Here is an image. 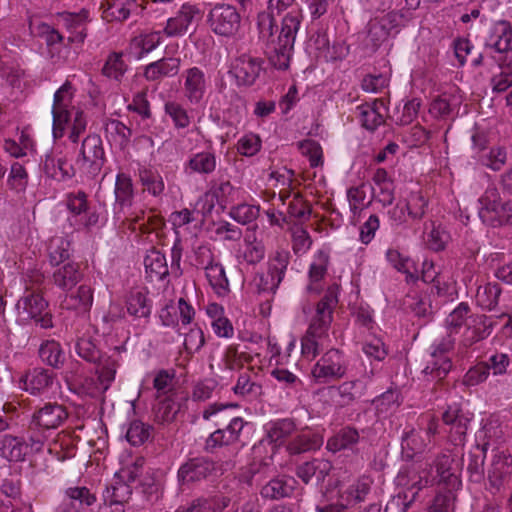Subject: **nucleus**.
<instances>
[{
	"instance_id": "nucleus-1",
	"label": "nucleus",
	"mask_w": 512,
	"mask_h": 512,
	"mask_svg": "<svg viewBox=\"0 0 512 512\" xmlns=\"http://www.w3.org/2000/svg\"><path fill=\"white\" fill-rule=\"evenodd\" d=\"M294 0H269L270 13L262 12L257 16V27L260 38L266 42L267 54L270 64L279 70L289 67L296 33L300 27V12H289L282 20L281 31L274 37V28H277L273 13H282L292 7Z\"/></svg>"
},
{
	"instance_id": "nucleus-2",
	"label": "nucleus",
	"mask_w": 512,
	"mask_h": 512,
	"mask_svg": "<svg viewBox=\"0 0 512 512\" xmlns=\"http://www.w3.org/2000/svg\"><path fill=\"white\" fill-rule=\"evenodd\" d=\"M337 304L338 296L334 291L327 293L317 303L315 314L301 339V352L305 358L313 360L319 354L320 340L327 336Z\"/></svg>"
},
{
	"instance_id": "nucleus-3",
	"label": "nucleus",
	"mask_w": 512,
	"mask_h": 512,
	"mask_svg": "<svg viewBox=\"0 0 512 512\" xmlns=\"http://www.w3.org/2000/svg\"><path fill=\"white\" fill-rule=\"evenodd\" d=\"M500 194L495 187L486 189L479 198L478 214L483 223L491 227L512 225V200L500 202Z\"/></svg>"
},
{
	"instance_id": "nucleus-4",
	"label": "nucleus",
	"mask_w": 512,
	"mask_h": 512,
	"mask_svg": "<svg viewBox=\"0 0 512 512\" xmlns=\"http://www.w3.org/2000/svg\"><path fill=\"white\" fill-rule=\"evenodd\" d=\"M349 372V360L337 348L327 350L314 364L311 375L318 384H327L344 378Z\"/></svg>"
},
{
	"instance_id": "nucleus-5",
	"label": "nucleus",
	"mask_w": 512,
	"mask_h": 512,
	"mask_svg": "<svg viewBox=\"0 0 512 512\" xmlns=\"http://www.w3.org/2000/svg\"><path fill=\"white\" fill-rule=\"evenodd\" d=\"M454 345L455 339L451 334L433 342L430 346V360L422 371L427 380L440 381L447 376L452 368L449 353L453 350Z\"/></svg>"
},
{
	"instance_id": "nucleus-6",
	"label": "nucleus",
	"mask_w": 512,
	"mask_h": 512,
	"mask_svg": "<svg viewBox=\"0 0 512 512\" xmlns=\"http://www.w3.org/2000/svg\"><path fill=\"white\" fill-rule=\"evenodd\" d=\"M473 415L465 411L460 404L453 403L447 405L443 411L441 419L447 427V440L455 446H463L467 440V432Z\"/></svg>"
},
{
	"instance_id": "nucleus-7",
	"label": "nucleus",
	"mask_w": 512,
	"mask_h": 512,
	"mask_svg": "<svg viewBox=\"0 0 512 512\" xmlns=\"http://www.w3.org/2000/svg\"><path fill=\"white\" fill-rule=\"evenodd\" d=\"M207 23L215 34L232 37L240 28L241 17L234 6L218 3L211 8L207 16Z\"/></svg>"
},
{
	"instance_id": "nucleus-8",
	"label": "nucleus",
	"mask_w": 512,
	"mask_h": 512,
	"mask_svg": "<svg viewBox=\"0 0 512 512\" xmlns=\"http://www.w3.org/2000/svg\"><path fill=\"white\" fill-rule=\"evenodd\" d=\"M115 219L122 224L129 223V228L135 230L134 223L139 221L140 216L131 217L125 213L126 208H130L134 199V189L132 179L125 173H118L115 181Z\"/></svg>"
},
{
	"instance_id": "nucleus-9",
	"label": "nucleus",
	"mask_w": 512,
	"mask_h": 512,
	"mask_svg": "<svg viewBox=\"0 0 512 512\" xmlns=\"http://www.w3.org/2000/svg\"><path fill=\"white\" fill-rule=\"evenodd\" d=\"M105 163L102 139L97 134L88 135L82 142L77 164L90 176L98 175Z\"/></svg>"
},
{
	"instance_id": "nucleus-10",
	"label": "nucleus",
	"mask_w": 512,
	"mask_h": 512,
	"mask_svg": "<svg viewBox=\"0 0 512 512\" xmlns=\"http://www.w3.org/2000/svg\"><path fill=\"white\" fill-rule=\"evenodd\" d=\"M399 15L389 12L381 17L371 19L367 24V31L363 39L364 47L375 52L385 42L393 28L398 26Z\"/></svg>"
},
{
	"instance_id": "nucleus-11",
	"label": "nucleus",
	"mask_w": 512,
	"mask_h": 512,
	"mask_svg": "<svg viewBox=\"0 0 512 512\" xmlns=\"http://www.w3.org/2000/svg\"><path fill=\"white\" fill-rule=\"evenodd\" d=\"M48 304L42 294L37 290H25L24 295L18 300L16 308L19 313L35 319L41 328L52 327V319L45 312Z\"/></svg>"
},
{
	"instance_id": "nucleus-12",
	"label": "nucleus",
	"mask_w": 512,
	"mask_h": 512,
	"mask_svg": "<svg viewBox=\"0 0 512 512\" xmlns=\"http://www.w3.org/2000/svg\"><path fill=\"white\" fill-rule=\"evenodd\" d=\"M72 88V84L66 81L54 94L52 116L53 136L55 139H59L63 136L65 125L70 120L71 115L67 107L72 100Z\"/></svg>"
},
{
	"instance_id": "nucleus-13",
	"label": "nucleus",
	"mask_w": 512,
	"mask_h": 512,
	"mask_svg": "<svg viewBox=\"0 0 512 512\" xmlns=\"http://www.w3.org/2000/svg\"><path fill=\"white\" fill-rule=\"evenodd\" d=\"M495 321L486 315H475L469 318L463 340L459 344L458 353L464 358L467 350L474 343L487 338L493 330Z\"/></svg>"
},
{
	"instance_id": "nucleus-14",
	"label": "nucleus",
	"mask_w": 512,
	"mask_h": 512,
	"mask_svg": "<svg viewBox=\"0 0 512 512\" xmlns=\"http://www.w3.org/2000/svg\"><path fill=\"white\" fill-rule=\"evenodd\" d=\"M373 370L364 372L359 377L344 381L336 387H332V391L335 392L336 402L338 405L344 407L351 405L360 399L366 392L367 381L373 377Z\"/></svg>"
},
{
	"instance_id": "nucleus-15",
	"label": "nucleus",
	"mask_w": 512,
	"mask_h": 512,
	"mask_svg": "<svg viewBox=\"0 0 512 512\" xmlns=\"http://www.w3.org/2000/svg\"><path fill=\"white\" fill-rule=\"evenodd\" d=\"M215 470L214 463L205 457L187 460L178 469V481L182 485H190L207 479Z\"/></svg>"
},
{
	"instance_id": "nucleus-16",
	"label": "nucleus",
	"mask_w": 512,
	"mask_h": 512,
	"mask_svg": "<svg viewBox=\"0 0 512 512\" xmlns=\"http://www.w3.org/2000/svg\"><path fill=\"white\" fill-rule=\"evenodd\" d=\"M508 432V424L500 416L491 415L478 432L477 438L483 441L478 448L487 452L489 446L504 442Z\"/></svg>"
},
{
	"instance_id": "nucleus-17",
	"label": "nucleus",
	"mask_w": 512,
	"mask_h": 512,
	"mask_svg": "<svg viewBox=\"0 0 512 512\" xmlns=\"http://www.w3.org/2000/svg\"><path fill=\"white\" fill-rule=\"evenodd\" d=\"M56 17L70 33L67 39L69 43H84L87 36L86 25L89 21V12L86 9H82L78 13L58 12Z\"/></svg>"
},
{
	"instance_id": "nucleus-18",
	"label": "nucleus",
	"mask_w": 512,
	"mask_h": 512,
	"mask_svg": "<svg viewBox=\"0 0 512 512\" xmlns=\"http://www.w3.org/2000/svg\"><path fill=\"white\" fill-rule=\"evenodd\" d=\"M247 422L241 417H234L223 429H217L206 440V449L232 445L240 441L241 433Z\"/></svg>"
},
{
	"instance_id": "nucleus-19",
	"label": "nucleus",
	"mask_w": 512,
	"mask_h": 512,
	"mask_svg": "<svg viewBox=\"0 0 512 512\" xmlns=\"http://www.w3.org/2000/svg\"><path fill=\"white\" fill-rule=\"evenodd\" d=\"M67 416L62 405L47 403L33 414L31 423L38 429H56L67 419Z\"/></svg>"
},
{
	"instance_id": "nucleus-20",
	"label": "nucleus",
	"mask_w": 512,
	"mask_h": 512,
	"mask_svg": "<svg viewBox=\"0 0 512 512\" xmlns=\"http://www.w3.org/2000/svg\"><path fill=\"white\" fill-rule=\"evenodd\" d=\"M183 93L190 104H199L206 92L205 73L198 67L183 72Z\"/></svg>"
},
{
	"instance_id": "nucleus-21",
	"label": "nucleus",
	"mask_w": 512,
	"mask_h": 512,
	"mask_svg": "<svg viewBox=\"0 0 512 512\" xmlns=\"http://www.w3.org/2000/svg\"><path fill=\"white\" fill-rule=\"evenodd\" d=\"M433 481L434 479H430L427 473L420 475L414 467H403L397 474L396 483L398 486L406 488L407 492H411L409 502L405 504V508L407 509L409 504L415 500L416 495L422 488L433 484Z\"/></svg>"
},
{
	"instance_id": "nucleus-22",
	"label": "nucleus",
	"mask_w": 512,
	"mask_h": 512,
	"mask_svg": "<svg viewBox=\"0 0 512 512\" xmlns=\"http://www.w3.org/2000/svg\"><path fill=\"white\" fill-rule=\"evenodd\" d=\"M262 70V61L249 55H241L235 60L233 74L238 84L251 86Z\"/></svg>"
},
{
	"instance_id": "nucleus-23",
	"label": "nucleus",
	"mask_w": 512,
	"mask_h": 512,
	"mask_svg": "<svg viewBox=\"0 0 512 512\" xmlns=\"http://www.w3.org/2000/svg\"><path fill=\"white\" fill-rule=\"evenodd\" d=\"M180 64V58L163 57L146 65L143 76L150 82H158L166 77H174L179 73Z\"/></svg>"
},
{
	"instance_id": "nucleus-24",
	"label": "nucleus",
	"mask_w": 512,
	"mask_h": 512,
	"mask_svg": "<svg viewBox=\"0 0 512 512\" xmlns=\"http://www.w3.org/2000/svg\"><path fill=\"white\" fill-rule=\"evenodd\" d=\"M512 479V461L503 455H495L488 471V481L491 489L500 491Z\"/></svg>"
},
{
	"instance_id": "nucleus-25",
	"label": "nucleus",
	"mask_w": 512,
	"mask_h": 512,
	"mask_svg": "<svg viewBox=\"0 0 512 512\" xmlns=\"http://www.w3.org/2000/svg\"><path fill=\"white\" fill-rule=\"evenodd\" d=\"M95 501V495L88 488L70 487L66 490L61 508L63 512H79L84 507L94 504Z\"/></svg>"
},
{
	"instance_id": "nucleus-26",
	"label": "nucleus",
	"mask_w": 512,
	"mask_h": 512,
	"mask_svg": "<svg viewBox=\"0 0 512 512\" xmlns=\"http://www.w3.org/2000/svg\"><path fill=\"white\" fill-rule=\"evenodd\" d=\"M199 10L190 4L182 5L175 17L169 18L164 29L168 36H177L185 33Z\"/></svg>"
},
{
	"instance_id": "nucleus-27",
	"label": "nucleus",
	"mask_w": 512,
	"mask_h": 512,
	"mask_svg": "<svg viewBox=\"0 0 512 512\" xmlns=\"http://www.w3.org/2000/svg\"><path fill=\"white\" fill-rule=\"evenodd\" d=\"M197 254L207 260L205 276L211 288H228V279L223 266L212 262V253L207 247H199Z\"/></svg>"
},
{
	"instance_id": "nucleus-28",
	"label": "nucleus",
	"mask_w": 512,
	"mask_h": 512,
	"mask_svg": "<svg viewBox=\"0 0 512 512\" xmlns=\"http://www.w3.org/2000/svg\"><path fill=\"white\" fill-rule=\"evenodd\" d=\"M53 381V374L49 370L34 368L25 375L24 389L33 395L42 394L49 390Z\"/></svg>"
},
{
	"instance_id": "nucleus-29",
	"label": "nucleus",
	"mask_w": 512,
	"mask_h": 512,
	"mask_svg": "<svg viewBox=\"0 0 512 512\" xmlns=\"http://www.w3.org/2000/svg\"><path fill=\"white\" fill-rule=\"evenodd\" d=\"M146 277L151 282L164 279L169 274L164 254L156 249L149 250L144 257Z\"/></svg>"
},
{
	"instance_id": "nucleus-30",
	"label": "nucleus",
	"mask_w": 512,
	"mask_h": 512,
	"mask_svg": "<svg viewBox=\"0 0 512 512\" xmlns=\"http://www.w3.org/2000/svg\"><path fill=\"white\" fill-rule=\"evenodd\" d=\"M332 465L329 461L324 459H314L310 462H305L297 467L296 474L304 482L309 483L313 477L316 480L322 481L329 474Z\"/></svg>"
},
{
	"instance_id": "nucleus-31",
	"label": "nucleus",
	"mask_w": 512,
	"mask_h": 512,
	"mask_svg": "<svg viewBox=\"0 0 512 512\" xmlns=\"http://www.w3.org/2000/svg\"><path fill=\"white\" fill-rule=\"evenodd\" d=\"M358 441V431L353 427L347 426L328 439L327 449L334 453L345 449H352Z\"/></svg>"
},
{
	"instance_id": "nucleus-32",
	"label": "nucleus",
	"mask_w": 512,
	"mask_h": 512,
	"mask_svg": "<svg viewBox=\"0 0 512 512\" xmlns=\"http://www.w3.org/2000/svg\"><path fill=\"white\" fill-rule=\"evenodd\" d=\"M39 357L47 365L53 368H60L65 361V353L60 345L54 339L43 341L39 346Z\"/></svg>"
},
{
	"instance_id": "nucleus-33",
	"label": "nucleus",
	"mask_w": 512,
	"mask_h": 512,
	"mask_svg": "<svg viewBox=\"0 0 512 512\" xmlns=\"http://www.w3.org/2000/svg\"><path fill=\"white\" fill-rule=\"evenodd\" d=\"M43 171L48 177L57 181L69 179L75 174L72 165H70L65 159H56L49 155H47L44 160Z\"/></svg>"
},
{
	"instance_id": "nucleus-34",
	"label": "nucleus",
	"mask_w": 512,
	"mask_h": 512,
	"mask_svg": "<svg viewBox=\"0 0 512 512\" xmlns=\"http://www.w3.org/2000/svg\"><path fill=\"white\" fill-rule=\"evenodd\" d=\"M215 169L216 156L211 151H202L192 155L185 166L188 173L211 174Z\"/></svg>"
},
{
	"instance_id": "nucleus-35",
	"label": "nucleus",
	"mask_w": 512,
	"mask_h": 512,
	"mask_svg": "<svg viewBox=\"0 0 512 512\" xmlns=\"http://www.w3.org/2000/svg\"><path fill=\"white\" fill-rule=\"evenodd\" d=\"M28 450V445L19 437L5 435L0 443L1 455L9 461H21Z\"/></svg>"
},
{
	"instance_id": "nucleus-36",
	"label": "nucleus",
	"mask_w": 512,
	"mask_h": 512,
	"mask_svg": "<svg viewBox=\"0 0 512 512\" xmlns=\"http://www.w3.org/2000/svg\"><path fill=\"white\" fill-rule=\"evenodd\" d=\"M387 260L389 263L399 272L405 274L406 283L415 284L418 280V276H415V272H417L415 268L414 262L408 258L403 257L397 250H388L387 251Z\"/></svg>"
},
{
	"instance_id": "nucleus-37",
	"label": "nucleus",
	"mask_w": 512,
	"mask_h": 512,
	"mask_svg": "<svg viewBox=\"0 0 512 512\" xmlns=\"http://www.w3.org/2000/svg\"><path fill=\"white\" fill-rule=\"evenodd\" d=\"M371 488V481L361 477L354 481L341 495L346 506L355 505L365 500Z\"/></svg>"
},
{
	"instance_id": "nucleus-38",
	"label": "nucleus",
	"mask_w": 512,
	"mask_h": 512,
	"mask_svg": "<svg viewBox=\"0 0 512 512\" xmlns=\"http://www.w3.org/2000/svg\"><path fill=\"white\" fill-rule=\"evenodd\" d=\"M127 311L135 317H149L151 314L152 302L147 298L146 293L139 290H132L126 300Z\"/></svg>"
},
{
	"instance_id": "nucleus-39",
	"label": "nucleus",
	"mask_w": 512,
	"mask_h": 512,
	"mask_svg": "<svg viewBox=\"0 0 512 512\" xmlns=\"http://www.w3.org/2000/svg\"><path fill=\"white\" fill-rule=\"evenodd\" d=\"M458 99L450 94L437 96L430 104L429 113L436 119H447L457 108Z\"/></svg>"
},
{
	"instance_id": "nucleus-40",
	"label": "nucleus",
	"mask_w": 512,
	"mask_h": 512,
	"mask_svg": "<svg viewBox=\"0 0 512 512\" xmlns=\"http://www.w3.org/2000/svg\"><path fill=\"white\" fill-rule=\"evenodd\" d=\"M235 395L248 399L256 400L262 394V386L252 379L248 373H242L238 376L237 382L233 387Z\"/></svg>"
},
{
	"instance_id": "nucleus-41",
	"label": "nucleus",
	"mask_w": 512,
	"mask_h": 512,
	"mask_svg": "<svg viewBox=\"0 0 512 512\" xmlns=\"http://www.w3.org/2000/svg\"><path fill=\"white\" fill-rule=\"evenodd\" d=\"M289 257L290 254L288 251H276L275 256L269 265V275L271 276V282L266 281L265 285H270V288H278L284 277L285 270L289 264Z\"/></svg>"
},
{
	"instance_id": "nucleus-42",
	"label": "nucleus",
	"mask_w": 512,
	"mask_h": 512,
	"mask_svg": "<svg viewBox=\"0 0 512 512\" xmlns=\"http://www.w3.org/2000/svg\"><path fill=\"white\" fill-rule=\"evenodd\" d=\"M495 33L497 39L487 46L494 49L498 53H506L512 50V28L509 22L501 20L495 25Z\"/></svg>"
},
{
	"instance_id": "nucleus-43",
	"label": "nucleus",
	"mask_w": 512,
	"mask_h": 512,
	"mask_svg": "<svg viewBox=\"0 0 512 512\" xmlns=\"http://www.w3.org/2000/svg\"><path fill=\"white\" fill-rule=\"evenodd\" d=\"M71 243L64 237H53L48 245V256L51 265L57 266L70 257Z\"/></svg>"
},
{
	"instance_id": "nucleus-44",
	"label": "nucleus",
	"mask_w": 512,
	"mask_h": 512,
	"mask_svg": "<svg viewBox=\"0 0 512 512\" xmlns=\"http://www.w3.org/2000/svg\"><path fill=\"white\" fill-rule=\"evenodd\" d=\"M226 506V501L220 502L217 497H200L187 506H180L175 512H216Z\"/></svg>"
},
{
	"instance_id": "nucleus-45",
	"label": "nucleus",
	"mask_w": 512,
	"mask_h": 512,
	"mask_svg": "<svg viewBox=\"0 0 512 512\" xmlns=\"http://www.w3.org/2000/svg\"><path fill=\"white\" fill-rule=\"evenodd\" d=\"M75 450L76 447L72 438L66 434H58L57 438L48 446L49 453L53 454L59 461L74 457Z\"/></svg>"
},
{
	"instance_id": "nucleus-46",
	"label": "nucleus",
	"mask_w": 512,
	"mask_h": 512,
	"mask_svg": "<svg viewBox=\"0 0 512 512\" xmlns=\"http://www.w3.org/2000/svg\"><path fill=\"white\" fill-rule=\"evenodd\" d=\"M131 495V488L128 483L116 481L115 484L107 487L103 493V499L107 505H122L128 501Z\"/></svg>"
},
{
	"instance_id": "nucleus-47",
	"label": "nucleus",
	"mask_w": 512,
	"mask_h": 512,
	"mask_svg": "<svg viewBox=\"0 0 512 512\" xmlns=\"http://www.w3.org/2000/svg\"><path fill=\"white\" fill-rule=\"evenodd\" d=\"M400 395L395 390H387L373 400L378 415L386 416L400 406Z\"/></svg>"
},
{
	"instance_id": "nucleus-48",
	"label": "nucleus",
	"mask_w": 512,
	"mask_h": 512,
	"mask_svg": "<svg viewBox=\"0 0 512 512\" xmlns=\"http://www.w3.org/2000/svg\"><path fill=\"white\" fill-rule=\"evenodd\" d=\"M82 275L75 264H66L53 274L54 283L59 287L73 288Z\"/></svg>"
},
{
	"instance_id": "nucleus-49",
	"label": "nucleus",
	"mask_w": 512,
	"mask_h": 512,
	"mask_svg": "<svg viewBox=\"0 0 512 512\" xmlns=\"http://www.w3.org/2000/svg\"><path fill=\"white\" fill-rule=\"evenodd\" d=\"M245 250L244 260L249 264L259 263L265 256V246L254 234H248L244 238Z\"/></svg>"
},
{
	"instance_id": "nucleus-50",
	"label": "nucleus",
	"mask_w": 512,
	"mask_h": 512,
	"mask_svg": "<svg viewBox=\"0 0 512 512\" xmlns=\"http://www.w3.org/2000/svg\"><path fill=\"white\" fill-rule=\"evenodd\" d=\"M451 463L452 459L449 455L441 454L435 460V467L437 472V477L439 478V482L446 483L451 487H455L460 484L458 477L451 473Z\"/></svg>"
},
{
	"instance_id": "nucleus-51",
	"label": "nucleus",
	"mask_w": 512,
	"mask_h": 512,
	"mask_svg": "<svg viewBox=\"0 0 512 512\" xmlns=\"http://www.w3.org/2000/svg\"><path fill=\"white\" fill-rule=\"evenodd\" d=\"M151 430L152 427L150 425L139 420H134L127 429V441L133 446H140L149 439Z\"/></svg>"
},
{
	"instance_id": "nucleus-52",
	"label": "nucleus",
	"mask_w": 512,
	"mask_h": 512,
	"mask_svg": "<svg viewBox=\"0 0 512 512\" xmlns=\"http://www.w3.org/2000/svg\"><path fill=\"white\" fill-rule=\"evenodd\" d=\"M479 160L484 166L499 171L507 161L506 148L502 146L492 147L487 153L481 154Z\"/></svg>"
},
{
	"instance_id": "nucleus-53",
	"label": "nucleus",
	"mask_w": 512,
	"mask_h": 512,
	"mask_svg": "<svg viewBox=\"0 0 512 512\" xmlns=\"http://www.w3.org/2000/svg\"><path fill=\"white\" fill-rule=\"evenodd\" d=\"M127 71V65L124 63L122 59V53H111L103 68H102V74L108 78H113L117 81H119L122 76Z\"/></svg>"
},
{
	"instance_id": "nucleus-54",
	"label": "nucleus",
	"mask_w": 512,
	"mask_h": 512,
	"mask_svg": "<svg viewBox=\"0 0 512 512\" xmlns=\"http://www.w3.org/2000/svg\"><path fill=\"white\" fill-rule=\"evenodd\" d=\"M180 410V405L170 397L160 401L154 410L155 420L159 423L172 422Z\"/></svg>"
},
{
	"instance_id": "nucleus-55",
	"label": "nucleus",
	"mask_w": 512,
	"mask_h": 512,
	"mask_svg": "<svg viewBox=\"0 0 512 512\" xmlns=\"http://www.w3.org/2000/svg\"><path fill=\"white\" fill-rule=\"evenodd\" d=\"M378 101L372 105L365 104L359 107L362 126L367 130L374 131L384 122V118L377 108Z\"/></svg>"
},
{
	"instance_id": "nucleus-56",
	"label": "nucleus",
	"mask_w": 512,
	"mask_h": 512,
	"mask_svg": "<svg viewBox=\"0 0 512 512\" xmlns=\"http://www.w3.org/2000/svg\"><path fill=\"white\" fill-rule=\"evenodd\" d=\"M296 429L292 419H280L272 422L268 429V437L272 442L281 443L286 437L291 435Z\"/></svg>"
},
{
	"instance_id": "nucleus-57",
	"label": "nucleus",
	"mask_w": 512,
	"mask_h": 512,
	"mask_svg": "<svg viewBox=\"0 0 512 512\" xmlns=\"http://www.w3.org/2000/svg\"><path fill=\"white\" fill-rule=\"evenodd\" d=\"M292 492V486L284 479L276 478L270 480L261 489V495L267 499H279L287 497Z\"/></svg>"
},
{
	"instance_id": "nucleus-58",
	"label": "nucleus",
	"mask_w": 512,
	"mask_h": 512,
	"mask_svg": "<svg viewBox=\"0 0 512 512\" xmlns=\"http://www.w3.org/2000/svg\"><path fill=\"white\" fill-rule=\"evenodd\" d=\"M8 187L16 193L24 192L28 185L26 169L18 162L12 164L7 178Z\"/></svg>"
},
{
	"instance_id": "nucleus-59",
	"label": "nucleus",
	"mask_w": 512,
	"mask_h": 512,
	"mask_svg": "<svg viewBox=\"0 0 512 512\" xmlns=\"http://www.w3.org/2000/svg\"><path fill=\"white\" fill-rule=\"evenodd\" d=\"M468 304L460 303L446 318L445 324L449 334L458 333L459 329L468 323Z\"/></svg>"
},
{
	"instance_id": "nucleus-60",
	"label": "nucleus",
	"mask_w": 512,
	"mask_h": 512,
	"mask_svg": "<svg viewBox=\"0 0 512 512\" xmlns=\"http://www.w3.org/2000/svg\"><path fill=\"white\" fill-rule=\"evenodd\" d=\"M404 204L408 217L413 220H420L425 215L428 201L421 193L412 192Z\"/></svg>"
},
{
	"instance_id": "nucleus-61",
	"label": "nucleus",
	"mask_w": 512,
	"mask_h": 512,
	"mask_svg": "<svg viewBox=\"0 0 512 512\" xmlns=\"http://www.w3.org/2000/svg\"><path fill=\"white\" fill-rule=\"evenodd\" d=\"M165 113L172 119L177 129H184L190 125V118L186 109L175 101H169L164 106Z\"/></svg>"
},
{
	"instance_id": "nucleus-62",
	"label": "nucleus",
	"mask_w": 512,
	"mask_h": 512,
	"mask_svg": "<svg viewBox=\"0 0 512 512\" xmlns=\"http://www.w3.org/2000/svg\"><path fill=\"white\" fill-rule=\"evenodd\" d=\"M320 444V440L316 436L300 434L289 443L288 450L291 454H300L317 449Z\"/></svg>"
},
{
	"instance_id": "nucleus-63",
	"label": "nucleus",
	"mask_w": 512,
	"mask_h": 512,
	"mask_svg": "<svg viewBox=\"0 0 512 512\" xmlns=\"http://www.w3.org/2000/svg\"><path fill=\"white\" fill-rule=\"evenodd\" d=\"M141 184L154 196L160 195L164 190V182L157 172L149 169H143L139 173Z\"/></svg>"
},
{
	"instance_id": "nucleus-64",
	"label": "nucleus",
	"mask_w": 512,
	"mask_h": 512,
	"mask_svg": "<svg viewBox=\"0 0 512 512\" xmlns=\"http://www.w3.org/2000/svg\"><path fill=\"white\" fill-rule=\"evenodd\" d=\"M454 502L455 495L451 489L439 492L429 507V512H454Z\"/></svg>"
}]
</instances>
